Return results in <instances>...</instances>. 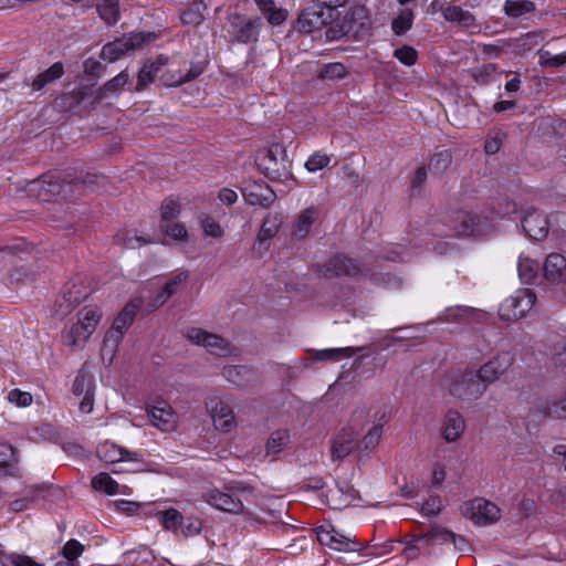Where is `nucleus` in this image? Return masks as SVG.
Returning <instances> with one entry per match:
<instances>
[{
	"label": "nucleus",
	"mask_w": 566,
	"mask_h": 566,
	"mask_svg": "<svg viewBox=\"0 0 566 566\" xmlns=\"http://www.w3.org/2000/svg\"><path fill=\"white\" fill-rule=\"evenodd\" d=\"M140 304V300L130 301L114 319L112 327L106 332L104 337L102 347L103 359L108 357L109 361H112L124 334L134 323Z\"/></svg>",
	"instance_id": "f257e3e1"
},
{
	"label": "nucleus",
	"mask_w": 566,
	"mask_h": 566,
	"mask_svg": "<svg viewBox=\"0 0 566 566\" xmlns=\"http://www.w3.org/2000/svg\"><path fill=\"white\" fill-rule=\"evenodd\" d=\"M368 416V408L359 407L355 409L350 419L352 427L343 429L333 439L331 447V455L333 461H342L355 449H358V432H356L353 427L357 426L360 421H365Z\"/></svg>",
	"instance_id": "f03ea898"
},
{
	"label": "nucleus",
	"mask_w": 566,
	"mask_h": 566,
	"mask_svg": "<svg viewBox=\"0 0 566 566\" xmlns=\"http://www.w3.org/2000/svg\"><path fill=\"white\" fill-rule=\"evenodd\" d=\"M370 19L368 10L364 6H355L350 8L348 14L342 22H336L327 31V35L332 39L342 38L350 33L354 36H364L369 34Z\"/></svg>",
	"instance_id": "7ed1b4c3"
},
{
	"label": "nucleus",
	"mask_w": 566,
	"mask_h": 566,
	"mask_svg": "<svg viewBox=\"0 0 566 566\" xmlns=\"http://www.w3.org/2000/svg\"><path fill=\"white\" fill-rule=\"evenodd\" d=\"M485 390V385L475 371H457L450 376L448 391L459 400L471 401L478 399Z\"/></svg>",
	"instance_id": "20e7f679"
},
{
	"label": "nucleus",
	"mask_w": 566,
	"mask_h": 566,
	"mask_svg": "<svg viewBox=\"0 0 566 566\" xmlns=\"http://www.w3.org/2000/svg\"><path fill=\"white\" fill-rule=\"evenodd\" d=\"M535 300L536 295L532 290L520 289L501 303L499 307V315L503 321H517L530 312Z\"/></svg>",
	"instance_id": "39448f33"
},
{
	"label": "nucleus",
	"mask_w": 566,
	"mask_h": 566,
	"mask_svg": "<svg viewBox=\"0 0 566 566\" xmlns=\"http://www.w3.org/2000/svg\"><path fill=\"white\" fill-rule=\"evenodd\" d=\"M261 24L259 18L251 19L242 14L233 13L228 17L226 31L231 41L249 43L256 41Z\"/></svg>",
	"instance_id": "423d86ee"
},
{
	"label": "nucleus",
	"mask_w": 566,
	"mask_h": 566,
	"mask_svg": "<svg viewBox=\"0 0 566 566\" xmlns=\"http://www.w3.org/2000/svg\"><path fill=\"white\" fill-rule=\"evenodd\" d=\"M187 338L199 346L205 347L210 354L226 357L238 354V348L219 335L208 333L201 328H190Z\"/></svg>",
	"instance_id": "0eeeda50"
},
{
	"label": "nucleus",
	"mask_w": 566,
	"mask_h": 566,
	"mask_svg": "<svg viewBox=\"0 0 566 566\" xmlns=\"http://www.w3.org/2000/svg\"><path fill=\"white\" fill-rule=\"evenodd\" d=\"M463 514L475 525L485 526L500 520L501 510L495 503L476 497L464 504Z\"/></svg>",
	"instance_id": "6e6552de"
},
{
	"label": "nucleus",
	"mask_w": 566,
	"mask_h": 566,
	"mask_svg": "<svg viewBox=\"0 0 566 566\" xmlns=\"http://www.w3.org/2000/svg\"><path fill=\"white\" fill-rule=\"evenodd\" d=\"M207 409L218 430L230 432L235 427V416L229 397H211L207 401Z\"/></svg>",
	"instance_id": "1a4fd4ad"
},
{
	"label": "nucleus",
	"mask_w": 566,
	"mask_h": 566,
	"mask_svg": "<svg viewBox=\"0 0 566 566\" xmlns=\"http://www.w3.org/2000/svg\"><path fill=\"white\" fill-rule=\"evenodd\" d=\"M147 40H149V36L144 33L123 35L113 42L106 43L102 49L101 56L105 61L114 62L126 53L140 48Z\"/></svg>",
	"instance_id": "9d476101"
},
{
	"label": "nucleus",
	"mask_w": 566,
	"mask_h": 566,
	"mask_svg": "<svg viewBox=\"0 0 566 566\" xmlns=\"http://www.w3.org/2000/svg\"><path fill=\"white\" fill-rule=\"evenodd\" d=\"M328 23L334 25L336 22L331 15V10H326V7L321 6L319 2L304 9L297 19L300 31L305 33H311Z\"/></svg>",
	"instance_id": "9b49d317"
},
{
	"label": "nucleus",
	"mask_w": 566,
	"mask_h": 566,
	"mask_svg": "<svg viewBox=\"0 0 566 566\" xmlns=\"http://www.w3.org/2000/svg\"><path fill=\"white\" fill-rule=\"evenodd\" d=\"M317 539L322 545L339 552H359L366 547L334 527L321 526L317 531Z\"/></svg>",
	"instance_id": "f8f14e48"
},
{
	"label": "nucleus",
	"mask_w": 566,
	"mask_h": 566,
	"mask_svg": "<svg viewBox=\"0 0 566 566\" xmlns=\"http://www.w3.org/2000/svg\"><path fill=\"white\" fill-rule=\"evenodd\" d=\"M514 363V357L509 352H502L486 361L476 371L481 381L488 388L495 382Z\"/></svg>",
	"instance_id": "ddd939ff"
},
{
	"label": "nucleus",
	"mask_w": 566,
	"mask_h": 566,
	"mask_svg": "<svg viewBox=\"0 0 566 566\" xmlns=\"http://www.w3.org/2000/svg\"><path fill=\"white\" fill-rule=\"evenodd\" d=\"M88 295V292L81 284L66 285L62 294L55 301L54 314L59 318L69 315Z\"/></svg>",
	"instance_id": "4468645a"
},
{
	"label": "nucleus",
	"mask_w": 566,
	"mask_h": 566,
	"mask_svg": "<svg viewBox=\"0 0 566 566\" xmlns=\"http://www.w3.org/2000/svg\"><path fill=\"white\" fill-rule=\"evenodd\" d=\"M388 420L389 417L385 410L377 411L375 413V422L373 427L363 437L360 447L358 446L359 461L368 458L369 454L377 449L382 436V427L388 422Z\"/></svg>",
	"instance_id": "2eb2a0df"
},
{
	"label": "nucleus",
	"mask_w": 566,
	"mask_h": 566,
	"mask_svg": "<svg viewBox=\"0 0 566 566\" xmlns=\"http://www.w3.org/2000/svg\"><path fill=\"white\" fill-rule=\"evenodd\" d=\"M522 228L528 238L542 240L548 234L549 222L543 212L528 209L522 218Z\"/></svg>",
	"instance_id": "dca6fc26"
},
{
	"label": "nucleus",
	"mask_w": 566,
	"mask_h": 566,
	"mask_svg": "<svg viewBox=\"0 0 566 566\" xmlns=\"http://www.w3.org/2000/svg\"><path fill=\"white\" fill-rule=\"evenodd\" d=\"M202 499L211 506L224 512L233 514H240L243 512V504L239 497L217 489L205 492L202 494Z\"/></svg>",
	"instance_id": "f3484780"
},
{
	"label": "nucleus",
	"mask_w": 566,
	"mask_h": 566,
	"mask_svg": "<svg viewBox=\"0 0 566 566\" xmlns=\"http://www.w3.org/2000/svg\"><path fill=\"white\" fill-rule=\"evenodd\" d=\"M147 413L151 424L164 432L174 431L177 427L178 417L171 406L166 402L150 407Z\"/></svg>",
	"instance_id": "a211bd4d"
},
{
	"label": "nucleus",
	"mask_w": 566,
	"mask_h": 566,
	"mask_svg": "<svg viewBox=\"0 0 566 566\" xmlns=\"http://www.w3.org/2000/svg\"><path fill=\"white\" fill-rule=\"evenodd\" d=\"M65 182L54 175H43L30 184V191H36L39 200L49 201L53 196L64 191Z\"/></svg>",
	"instance_id": "6ab92c4d"
},
{
	"label": "nucleus",
	"mask_w": 566,
	"mask_h": 566,
	"mask_svg": "<svg viewBox=\"0 0 566 566\" xmlns=\"http://www.w3.org/2000/svg\"><path fill=\"white\" fill-rule=\"evenodd\" d=\"M322 273L325 277L343 275H366L352 259L346 256H334L324 264Z\"/></svg>",
	"instance_id": "aec40b11"
},
{
	"label": "nucleus",
	"mask_w": 566,
	"mask_h": 566,
	"mask_svg": "<svg viewBox=\"0 0 566 566\" xmlns=\"http://www.w3.org/2000/svg\"><path fill=\"white\" fill-rule=\"evenodd\" d=\"M545 279L552 284L566 285V258L559 253H551L543 266Z\"/></svg>",
	"instance_id": "412c9836"
},
{
	"label": "nucleus",
	"mask_w": 566,
	"mask_h": 566,
	"mask_svg": "<svg viewBox=\"0 0 566 566\" xmlns=\"http://www.w3.org/2000/svg\"><path fill=\"white\" fill-rule=\"evenodd\" d=\"M417 541L423 542L428 546L452 543L455 549H461V547L458 545V541L464 543V538L461 535H457L450 530L438 525L431 527L430 531L418 537Z\"/></svg>",
	"instance_id": "4be33fe9"
},
{
	"label": "nucleus",
	"mask_w": 566,
	"mask_h": 566,
	"mask_svg": "<svg viewBox=\"0 0 566 566\" xmlns=\"http://www.w3.org/2000/svg\"><path fill=\"white\" fill-rule=\"evenodd\" d=\"M465 421L457 410H448L442 422V437L447 442H455L463 434Z\"/></svg>",
	"instance_id": "5701e85b"
},
{
	"label": "nucleus",
	"mask_w": 566,
	"mask_h": 566,
	"mask_svg": "<svg viewBox=\"0 0 566 566\" xmlns=\"http://www.w3.org/2000/svg\"><path fill=\"white\" fill-rule=\"evenodd\" d=\"M222 375L229 382L239 388H245L256 380L255 373L245 366H226Z\"/></svg>",
	"instance_id": "b1692460"
},
{
	"label": "nucleus",
	"mask_w": 566,
	"mask_h": 566,
	"mask_svg": "<svg viewBox=\"0 0 566 566\" xmlns=\"http://www.w3.org/2000/svg\"><path fill=\"white\" fill-rule=\"evenodd\" d=\"M318 218V210L314 207H310L301 211L294 222L292 229L293 238L302 240L307 237L312 226Z\"/></svg>",
	"instance_id": "393cba45"
},
{
	"label": "nucleus",
	"mask_w": 566,
	"mask_h": 566,
	"mask_svg": "<svg viewBox=\"0 0 566 566\" xmlns=\"http://www.w3.org/2000/svg\"><path fill=\"white\" fill-rule=\"evenodd\" d=\"M243 197L249 205L269 207L271 206L276 196L275 192L268 186L254 185L243 191Z\"/></svg>",
	"instance_id": "a878e982"
},
{
	"label": "nucleus",
	"mask_w": 566,
	"mask_h": 566,
	"mask_svg": "<svg viewBox=\"0 0 566 566\" xmlns=\"http://www.w3.org/2000/svg\"><path fill=\"white\" fill-rule=\"evenodd\" d=\"M64 74V66L62 62H55L48 70L38 74L31 83L25 82L27 85H30L33 91H41L46 85L54 83L59 78H61Z\"/></svg>",
	"instance_id": "bb28decb"
},
{
	"label": "nucleus",
	"mask_w": 566,
	"mask_h": 566,
	"mask_svg": "<svg viewBox=\"0 0 566 566\" xmlns=\"http://www.w3.org/2000/svg\"><path fill=\"white\" fill-rule=\"evenodd\" d=\"M260 10V12L265 17L268 22L272 25L282 24L287 17L286 10L283 8L276 7L274 0H253Z\"/></svg>",
	"instance_id": "cd10ccee"
},
{
	"label": "nucleus",
	"mask_w": 566,
	"mask_h": 566,
	"mask_svg": "<svg viewBox=\"0 0 566 566\" xmlns=\"http://www.w3.org/2000/svg\"><path fill=\"white\" fill-rule=\"evenodd\" d=\"M97 454L105 463H117L126 459H133L129 451L107 441L98 446Z\"/></svg>",
	"instance_id": "c85d7f7f"
},
{
	"label": "nucleus",
	"mask_w": 566,
	"mask_h": 566,
	"mask_svg": "<svg viewBox=\"0 0 566 566\" xmlns=\"http://www.w3.org/2000/svg\"><path fill=\"white\" fill-rule=\"evenodd\" d=\"M83 326L77 322L63 332V344L72 349L82 348L92 334H85Z\"/></svg>",
	"instance_id": "c756f323"
},
{
	"label": "nucleus",
	"mask_w": 566,
	"mask_h": 566,
	"mask_svg": "<svg viewBox=\"0 0 566 566\" xmlns=\"http://www.w3.org/2000/svg\"><path fill=\"white\" fill-rule=\"evenodd\" d=\"M167 61V57L159 56L156 61L145 63L138 73L137 90H144L149 83H151L155 75L161 70Z\"/></svg>",
	"instance_id": "7c9ffc66"
},
{
	"label": "nucleus",
	"mask_w": 566,
	"mask_h": 566,
	"mask_svg": "<svg viewBox=\"0 0 566 566\" xmlns=\"http://www.w3.org/2000/svg\"><path fill=\"white\" fill-rule=\"evenodd\" d=\"M207 6L202 1L190 3L180 13V20L185 25L198 27L205 20Z\"/></svg>",
	"instance_id": "2f4dec72"
},
{
	"label": "nucleus",
	"mask_w": 566,
	"mask_h": 566,
	"mask_svg": "<svg viewBox=\"0 0 566 566\" xmlns=\"http://www.w3.org/2000/svg\"><path fill=\"white\" fill-rule=\"evenodd\" d=\"M286 153L284 148L280 144L273 145L266 154L265 159L269 160V165L265 166L266 170L272 169L274 174L277 176L281 175V171L285 172L287 170L286 165Z\"/></svg>",
	"instance_id": "473e14b6"
},
{
	"label": "nucleus",
	"mask_w": 566,
	"mask_h": 566,
	"mask_svg": "<svg viewBox=\"0 0 566 566\" xmlns=\"http://www.w3.org/2000/svg\"><path fill=\"white\" fill-rule=\"evenodd\" d=\"M459 226L457 232L459 235H476L482 232L480 219L478 216L469 212H460L458 214Z\"/></svg>",
	"instance_id": "72a5a7b5"
},
{
	"label": "nucleus",
	"mask_w": 566,
	"mask_h": 566,
	"mask_svg": "<svg viewBox=\"0 0 566 566\" xmlns=\"http://www.w3.org/2000/svg\"><path fill=\"white\" fill-rule=\"evenodd\" d=\"M115 243L126 249H137L153 241L149 238L139 235L136 230H123L115 234Z\"/></svg>",
	"instance_id": "f704fd0d"
},
{
	"label": "nucleus",
	"mask_w": 566,
	"mask_h": 566,
	"mask_svg": "<svg viewBox=\"0 0 566 566\" xmlns=\"http://www.w3.org/2000/svg\"><path fill=\"white\" fill-rule=\"evenodd\" d=\"M441 12L447 21L457 22L467 28L473 25L475 22L474 17L459 6H447L442 8Z\"/></svg>",
	"instance_id": "c9c22d12"
},
{
	"label": "nucleus",
	"mask_w": 566,
	"mask_h": 566,
	"mask_svg": "<svg viewBox=\"0 0 566 566\" xmlns=\"http://www.w3.org/2000/svg\"><path fill=\"white\" fill-rule=\"evenodd\" d=\"M102 310L97 306H85L78 313V323L83 326L85 334H93L102 318Z\"/></svg>",
	"instance_id": "e433bc0d"
},
{
	"label": "nucleus",
	"mask_w": 566,
	"mask_h": 566,
	"mask_svg": "<svg viewBox=\"0 0 566 566\" xmlns=\"http://www.w3.org/2000/svg\"><path fill=\"white\" fill-rule=\"evenodd\" d=\"M281 227V219L277 214H268L263 223L261 226V229L258 233V242L260 244L270 241L273 237L276 235Z\"/></svg>",
	"instance_id": "4c0bfd02"
},
{
	"label": "nucleus",
	"mask_w": 566,
	"mask_h": 566,
	"mask_svg": "<svg viewBox=\"0 0 566 566\" xmlns=\"http://www.w3.org/2000/svg\"><path fill=\"white\" fill-rule=\"evenodd\" d=\"M518 276L525 284L532 283L538 273V263L527 256L521 255L517 264Z\"/></svg>",
	"instance_id": "58836bf2"
},
{
	"label": "nucleus",
	"mask_w": 566,
	"mask_h": 566,
	"mask_svg": "<svg viewBox=\"0 0 566 566\" xmlns=\"http://www.w3.org/2000/svg\"><path fill=\"white\" fill-rule=\"evenodd\" d=\"M503 9L506 15L518 18L525 13L533 12L535 3L530 0H506Z\"/></svg>",
	"instance_id": "ea45409f"
},
{
	"label": "nucleus",
	"mask_w": 566,
	"mask_h": 566,
	"mask_svg": "<svg viewBox=\"0 0 566 566\" xmlns=\"http://www.w3.org/2000/svg\"><path fill=\"white\" fill-rule=\"evenodd\" d=\"M73 394L76 396H86L94 394V378L91 374L85 371L84 369H81L75 377V380L73 382Z\"/></svg>",
	"instance_id": "a19ab883"
},
{
	"label": "nucleus",
	"mask_w": 566,
	"mask_h": 566,
	"mask_svg": "<svg viewBox=\"0 0 566 566\" xmlns=\"http://www.w3.org/2000/svg\"><path fill=\"white\" fill-rule=\"evenodd\" d=\"M96 9L101 19L107 24H114L118 21V0H103L97 4Z\"/></svg>",
	"instance_id": "79ce46f5"
},
{
	"label": "nucleus",
	"mask_w": 566,
	"mask_h": 566,
	"mask_svg": "<svg viewBox=\"0 0 566 566\" xmlns=\"http://www.w3.org/2000/svg\"><path fill=\"white\" fill-rule=\"evenodd\" d=\"M413 23V12L411 9H402L392 20L391 29L396 35H402L411 29Z\"/></svg>",
	"instance_id": "37998d69"
},
{
	"label": "nucleus",
	"mask_w": 566,
	"mask_h": 566,
	"mask_svg": "<svg viewBox=\"0 0 566 566\" xmlns=\"http://www.w3.org/2000/svg\"><path fill=\"white\" fill-rule=\"evenodd\" d=\"M359 348L354 347H342V348H327L316 353V359L318 360H333L338 361L343 358L353 356Z\"/></svg>",
	"instance_id": "c03bdc74"
},
{
	"label": "nucleus",
	"mask_w": 566,
	"mask_h": 566,
	"mask_svg": "<svg viewBox=\"0 0 566 566\" xmlns=\"http://www.w3.org/2000/svg\"><path fill=\"white\" fill-rule=\"evenodd\" d=\"M128 74L124 71L117 74L115 77L106 82L104 86L98 90L97 98L103 99L109 94L117 93L123 86L126 85V83L128 82Z\"/></svg>",
	"instance_id": "a18cd8bd"
},
{
	"label": "nucleus",
	"mask_w": 566,
	"mask_h": 566,
	"mask_svg": "<svg viewBox=\"0 0 566 566\" xmlns=\"http://www.w3.org/2000/svg\"><path fill=\"white\" fill-rule=\"evenodd\" d=\"M92 486L96 491H103L108 495L116 494L118 491V483L113 480L108 473H99L92 480Z\"/></svg>",
	"instance_id": "49530a36"
},
{
	"label": "nucleus",
	"mask_w": 566,
	"mask_h": 566,
	"mask_svg": "<svg viewBox=\"0 0 566 566\" xmlns=\"http://www.w3.org/2000/svg\"><path fill=\"white\" fill-rule=\"evenodd\" d=\"M157 517L163 526L168 531H176L182 521V515L176 509H168L157 513Z\"/></svg>",
	"instance_id": "de8ad7c7"
},
{
	"label": "nucleus",
	"mask_w": 566,
	"mask_h": 566,
	"mask_svg": "<svg viewBox=\"0 0 566 566\" xmlns=\"http://www.w3.org/2000/svg\"><path fill=\"white\" fill-rule=\"evenodd\" d=\"M538 63L543 67H559L566 64V51L559 54H552L549 51L541 49L538 51Z\"/></svg>",
	"instance_id": "09e8293b"
},
{
	"label": "nucleus",
	"mask_w": 566,
	"mask_h": 566,
	"mask_svg": "<svg viewBox=\"0 0 566 566\" xmlns=\"http://www.w3.org/2000/svg\"><path fill=\"white\" fill-rule=\"evenodd\" d=\"M290 440V434L286 430H276L274 431L266 443V449L269 453H277L280 452Z\"/></svg>",
	"instance_id": "8fccbe9b"
},
{
	"label": "nucleus",
	"mask_w": 566,
	"mask_h": 566,
	"mask_svg": "<svg viewBox=\"0 0 566 566\" xmlns=\"http://www.w3.org/2000/svg\"><path fill=\"white\" fill-rule=\"evenodd\" d=\"M346 69L342 63H329L321 67L318 77L323 80H339L345 77Z\"/></svg>",
	"instance_id": "3c124183"
},
{
	"label": "nucleus",
	"mask_w": 566,
	"mask_h": 566,
	"mask_svg": "<svg viewBox=\"0 0 566 566\" xmlns=\"http://www.w3.org/2000/svg\"><path fill=\"white\" fill-rule=\"evenodd\" d=\"M2 566H44L28 555L8 554L1 558Z\"/></svg>",
	"instance_id": "603ef678"
},
{
	"label": "nucleus",
	"mask_w": 566,
	"mask_h": 566,
	"mask_svg": "<svg viewBox=\"0 0 566 566\" xmlns=\"http://www.w3.org/2000/svg\"><path fill=\"white\" fill-rule=\"evenodd\" d=\"M203 72V67L200 65L192 66L186 74H182L180 71L171 74L169 78V85L177 86L184 83L190 82L198 77Z\"/></svg>",
	"instance_id": "864d4df0"
},
{
	"label": "nucleus",
	"mask_w": 566,
	"mask_h": 566,
	"mask_svg": "<svg viewBox=\"0 0 566 566\" xmlns=\"http://www.w3.org/2000/svg\"><path fill=\"white\" fill-rule=\"evenodd\" d=\"M203 72V67L200 65L192 66L186 74H182L180 71L171 74L169 78V85L177 86L184 83L190 82L198 77Z\"/></svg>",
	"instance_id": "5fc2aeb1"
},
{
	"label": "nucleus",
	"mask_w": 566,
	"mask_h": 566,
	"mask_svg": "<svg viewBox=\"0 0 566 566\" xmlns=\"http://www.w3.org/2000/svg\"><path fill=\"white\" fill-rule=\"evenodd\" d=\"M83 552L84 546L76 539L67 541L62 548V555L71 563V566H75L74 562L82 555Z\"/></svg>",
	"instance_id": "6e6d98bb"
},
{
	"label": "nucleus",
	"mask_w": 566,
	"mask_h": 566,
	"mask_svg": "<svg viewBox=\"0 0 566 566\" xmlns=\"http://www.w3.org/2000/svg\"><path fill=\"white\" fill-rule=\"evenodd\" d=\"M180 212V206L176 200L168 199L161 205L160 224L172 222Z\"/></svg>",
	"instance_id": "4d7b16f0"
},
{
	"label": "nucleus",
	"mask_w": 566,
	"mask_h": 566,
	"mask_svg": "<svg viewBox=\"0 0 566 566\" xmlns=\"http://www.w3.org/2000/svg\"><path fill=\"white\" fill-rule=\"evenodd\" d=\"M160 228L165 231L167 235L177 240V241H186L188 237L187 229L184 224L178 222H169L160 224Z\"/></svg>",
	"instance_id": "13d9d810"
},
{
	"label": "nucleus",
	"mask_w": 566,
	"mask_h": 566,
	"mask_svg": "<svg viewBox=\"0 0 566 566\" xmlns=\"http://www.w3.org/2000/svg\"><path fill=\"white\" fill-rule=\"evenodd\" d=\"M394 56L400 63H402L407 66H411L416 63L418 53L412 46L403 45V46L395 50Z\"/></svg>",
	"instance_id": "bf43d9fd"
},
{
	"label": "nucleus",
	"mask_w": 566,
	"mask_h": 566,
	"mask_svg": "<svg viewBox=\"0 0 566 566\" xmlns=\"http://www.w3.org/2000/svg\"><path fill=\"white\" fill-rule=\"evenodd\" d=\"M451 160L452 156L449 151H441L431 158L429 163V169L433 170L434 172H441L448 168V166L451 164Z\"/></svg>",
	"instance_id": "052dcab7"
},
{
	"label": "nucleus",
	"mask_w": 566,
	"mask_h": 566,
	"mask_svg": "<svg viewBox=\"0 0 566 566\" xmlns=\"http://www.w3.org/2000/svg\"><path fill=\"white\" fill-rule=\"evenodd\" d=\"M7 399L9 402L18 407H28L32 403V395L28 391H21L19 389H12L8 392Z\"/></svg>",
	"instance_id": "680f3d73"
},
{
	"label": "nucleus",
	"mask_w": 566,
	"mask_h": 566,
	"mask_svg": "<svg viewBox=\"0 0 566 566\" xmlns=\"http://www.w3.org/2000/svg\"><path fill=\"white\" fill-rule=\"evenodd\" d=\"M201 227L206 235L219 239L223 235L221 226L211 217H206L201 221Z\"/></svg>",
	"instance_id": "e2e57ef3"
},
{
	"label": "nucleus",
	"mask_w": 566,
	"mask_h": 566,
	"mask_svg": "<svg viewBox=\"0 0 566 566\" xmlns=\"http://www.w3.org/2000/svg\"><path fill=\"white\" fill-rule=\"evenodd\" d=\"M329 160V157L325 154H314L307 159L305 167L308 171L314 172L326 167Z\"/></svg>",
	"instance_id": "0e129e2a"
},
{
	"label": "nucleus",
	"mask_w": 566,
	"mask_h": 566,
	"mask_svg": "<svg viewBox=\"0 0 566 566\" xmlns=\"http://www.w3.org/2000/svg\"><path fill=\"white\" fill-rule=\"evenodd\" d=\"M14 462L15 454L12 446L6 442L0 443V468L10 467Z\"/></svg>",
	"instance_id": "69168bd1"
},
{
	"label": "nucleus",
	"mask_w": 566,
	"mask_h": 566,
	"mask_svg": "<svg viewBox=\"0 0 566 566\" xmlns=\"http://www.w3.org/2000/svg\"><path fill=\"white\" fill-rule=\"evenodd\" d=\"M442 510V501L439 496L432 497L422 504L421 511L427 516H434Z\"/></svg>",
	"instance_id": "338daca9"
},
{
	"label": "nucleus",
	"mask_w": 566,
	"mask_h": 566,
	"mask_svg": "<svg viewBox=\"0 0 566 566\" xmlns=\"http://www.w3.org/2000/svg\"><path fill=\"white\" fill-rule=\"evenodd\" d=\"M189 274L187 271H184V272H179L177 273L176 275H174L165 285L164 287L171 294L174 295L179 286L187 281Z\"/></svg>",
	"instance_id": "774afa93"
}]
</instances>
